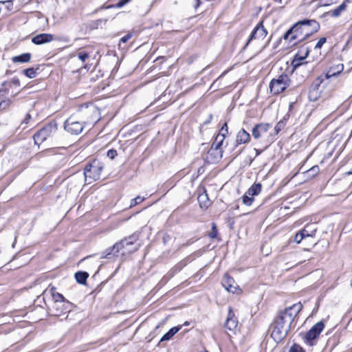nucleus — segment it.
<instances>
[{
  "mask_svg": "<svg viewBox=\"0 0 352 352\" xmlns=\"http://www.w3.org/2000/svg\"><path fill=\"white\" fill-rule=\"evenodd\" d=\"M302 307V303L299 302L279 311L271 324V337L276 342L279 343L285 338Z\"/></svg>",
  "mask_w": 352,
  "mask_h": 352,
  "instance_id": "f257e3e1",
  "label": "nucleus"
},
{
  "mask_svg": "<svg viewBox=\"0 0 352 352\" xmlns=\"http://www.w3.org/2000/svg\"><path fill=\"white\" fill-rule=\"evenodd\" d=\"M320 28L319 23L314 19H303L296 22L283 36L292 45L307 40L310 36L318 32Z\"/></svg>",
  "mask_w": 352,
  "mask_h": 352,
  "instance_id": "f03ea898",
  "label": "nucleus"
},
{
  "mask_svg": "<svg viewBox=\"0 0 352 352\" xmlns=\"http://www.w3.org/2000/svg\"><path fill=\"white\" fill-rule=\"evenodd\" d=\"M103 168V164L98 160H94L88 162L84 169L85 180L88 181L89 184L98 180L100 178Z\"/></svg>",
  "mask_w": 352,
  "mask_h": 352,
  "instance_id": "7ed1b4c3",
  "label": "nucleus"
},
{
  "mask_svg": "<svg viewBox=\"0 0 352 352\" xmlns=\"http://www.w3.org/2000/svg\"><path fill=\"white\" fill-rule=\"evenodd\" d=\"M290 83V78L287 74H282L277 78H273L269 85L270 93L277 95L284 91Z\"/></svg>",
  "mask_w": 352,
  "mask_h": 352,
  "instance_id": "20e7f679",
  "label": "nucleus"
},
{
  "mask_svg": "<svg viewBox=\"0 0 352 352\" xmlns=\"http://www.w3.org/2000/svg\"><path fill=\"white\" fill-rule=\"evenodd\" d=\"M56 130L57 124L55 122H51L45 125L34 135L33 138L35 144L38 145L42 144L53 132H56Z\"/></svg>",
  "mask_w": 352,
  "mask_h": 352,
  "instance_id": "39448f33",
  "label": "nucleus"
},
{
  "mask_svg": "<svg viewBox=\"0 0 352 352\" xmlns=\"http://www.w3.org/2000/svg\"><path fill=\"white\" fill-rule=\"evenodd\" d=\"M85 126V122L78 121L73 116L68 118L64 122V129L72 135H78L81 133Z\"/></svg>",
  "mask_w": 352,
  "mask_h": 352,
  "instance_id": "423d86ee",
  "label": "nucleus"
},
{
  "mask_svg": "<svg viewBox=\"0 0 352 352\" xmlns=\"http://www.w3.org/2000/svg\"><path fill=\"white\" fill-rule=\"evenodd\" d=\"M324 328V324L322 321L316 323L305 335L303 338L305 343L312 346L314 344L313 341L320 336Z\"/></svg>",
  "mask_w": 352,
  "mask_h": 352,
  "instance_id": "0eeeda50",
  "label": "nucleus"
},
{
  "mask_svg": "<svg viewBox=\"0 0 352 352\" xmlns=\"http://www.w3.org/2000/svg\"><path fill=\"white\" fill-rule=\"evenodd\" d=\"M72 305L69 301L53 302L50 309L52 314L55 316H61L71 311Z\"/></svg>",
  "mask_w": 352,
  "mask_h": 352,
  "instance_id": "6e6552de",
  "label": "nucleus"
},
{
  "mask_svg": "<svg viewBox=\"0 0 352 352\" xmlns=\"http://www.w3.org/2000/svg\"><path fill=\"white\" fill-rule=\"evenodd\" d=\"M309 54V47L305 45H302L294 56V58L292 61V66L296 69L304 64L302 61L308 56Z\"/></svg>",
  "mask_w": 352,
  "mask_h": 352,
  "instance_id": "1a4fd4ad",
  "label": "nucleus"
},
{
  "mask_svg": "<svg viewBox=\"0 0 352 352\" xmlns=\"http://www.w3.org/2000/svg\"><path fill=\"white\" fill-rule=\"evenodd\" d=\"M267 34V31L263 26V21L259 22L252 30L245 47L248 46L250 42L253 39L262 38L263 39Z\"/></svg>",
  "mask_w": 352,
  "mask_h": 352,
  "instance_id": "9d476101",
  "label": "nucleus"
},
{
  "mask_svg": "<svg viewBox=\"0 0 352 352\" xmlns=\"http://www.w3.org/2000/svg\"><path fill=\"white\" fill-rule=\"evenodd\" d=\"M225 328L234 331L238 326V319L231 307H229L228 316L225 322Z\"/></svg>",
  "mask_w": 352,
  "mask_h": 352,
  "instance_id": "9b49d317",
  "label": "nucleus"
},
{
  "mask_svg": "<svg viewBox=\"0 0 352 352\" xmlns=\"http://www.w3.org/2000/svg\"><path fill=\"white\" fill-rule=\"evenodd\" d=\"M270 127L271 124L268 123L257 124L252 129V136L255 139H258L261 137H262L265 133H266Z\"/></svg>",
  "mask_w": 352,
  "mask_h": 352,
  "instance_id": "f8f14e48",
  "label": "nucleus"
},
{
  "mask_svg": "<svg viewBox=\"0 0 352 352\" xmlns=\"http://www.w3.org/2000/svg\"><path fill=\"white\" fill-rule=\"evenodd\" d=\"M223 287L229 292L236 293L238 287L234 285L235 281L232 277L226 274L222 279Z\"/></svg>",
  "mask_w": 352,
  "mask_h": 352,
  "instance_id": "ddd939ff",
  "label": "nucleus"
},
{
  "mask_svg": "<svg viewBox=\"0 0 352 352\" xmlns=\"http://www.w3.org/2000/svg\"><path fill=\"white\" fill-rule=\"evenodd\" d=\"M120 244L116 243L112 247L107 248L101 253V258H111L114 256H118L120 250Z\"/></svg>",
  "mask_w": 352,
  "mask_h": 352,
  "instance_id": "4468645a",
  "label": "nucleus"
},
{
  "mask_svg": "<svg viewBox=\"0 0 352 352\" xmlns=\"http://www.w3.org/2000/svg\"><path fill=\"white\" fill-rule=\"evenodd\" d=\"M54 36L51 34H38L32 38V42L35 45H42L53 41Z\"/></svg>",
  "mask_w": 352,
  "mask_h": 352,
  "instance_id": "2eb2a0df",
  "label": "nucleus"
},
{
  "mask_svg": "<svg viewBox=\"0 0 352 352\" xmlns=\"http://www.w3.org/2000/svg\"><path fill=\"white\" fill-rule=\"evenodd\" d=\"M222 157L221 149L210 148L208 152L206 160L208 162L214 163Z\"/></svg>",
  "mask_w": 352,
  "mask_h": 352,
  "instance_id": "dca6fc26",
  "label": "nucleus"
},
{
  "mask_svg": "<svg viewBox=\"0 0 352 352\" xmlns=\"http://www.w3.org/2000/svg\"><path fill=\"white\" fill-rule=\"evenodd\" d=\"M344 66L342 64H338L337 65L331 67L327 72L323 75L326 80L331 77L338 76L343 70Z\"/></svg>",
  "mask_w": 352,
  "mask_h": 352,
  "instance_id": "f3484780",
  "label": "nucleus"
},
{
  "mask_svg": "<svg viewBox=\"0 0 352 352\" xmlns=\"http://www.w3.org/2000/svg\"><path fill=\"white\" fill-rule=\"evenodd\" d=\"M250 140V134L245 129H242L238 132L236 135V146L241 144H245L248 142Z\"/></svg>",
  "mask_w": 352,
  "mask_h": 352,
  "instance_id": "a211bd4d",
  "label": "nucleus"
},
{
  "mask_svg": "<svg viewBox=\"0 0 352 352\" xmlns=\"http://www.w3.org/2000/svg\"><path fill=\"white\" fill-rule=\"evenodd\" d=\"M138 236L135 234L131 235L124 239L121 240L118 243L120 244V250L127 248L129 245H133L134 243L137 241Z\"/></svg>",
  "mask_w": 352,
  "mask_h": 352,
  "instance_id": "6ab92c4d",
  "label": "nucleus"
},
{
  "mask_svg": "<svg viewBox=\"0 0 352 352\" xmlns=\"http://www.w3.org/2000/svg\"><path fill=\"white\" fill-rule=\"evenodd\" d=\"M181 329L180 325L172 327L161 338L160 342L170 340Z\"/></svg>",
  "mask_w": 352,
  "mask_h": 352,
  "instance_id": "aec40b11",
  "label": "nucleus"
},
{
  "mask_svg": "<svg viewBox=\"0 0 352 352\" xmlns=\"http://www.w3.org/2000/svg\"><path fill=\"white\" fill-rule=\"evenodd\" d=\"M32 58V54L29 52L21 54L19 56H15L12 58L13 63H28Z\"/></svg>",
  "mask_w": 352,
  "mask_h": 352,
  "instance_id": "412c9836",
  "label": "nucleus"
},
{
  "mask_svg": "<svg viewBox=\"0 0 352 352\" xmlns=\"http://www.w3.org/2000/svg\"><path fill=\"white\" fill-rule=\"evenodd\" d=\"M346 8V4L345 2L342 3L339 6L336 8L331 10L327 12V15L331 16L332 17H338L340 16L341 13L344 11Z\"/></svg>",
  "mask_w": 352,
  "mask_h": 352,
  "instance_id": "4be33fe9",
  "label": "nucleus"
},
{
  "mask_svg": "<svg viewBox=\"0 0 352 352\" xmlns=\"http://www.w3.org/2000/svg\"><path fill=\"white\" fill-rule=\"evenodd\" d=\"M262 189V185L260 183H254L246 191L247 194L250 196H256L258 195Z\"/></svg>",
  "mask_w": 352,
  "mask_h": 352,
  "instance_id": "5701e85b",
  "label": "nucleus"
},
{
  "mask_svg": "<svg viewBox=\"0 0 352 352\" xmlns=\"http://www.w3.org/2000/svg\"><path fill=\"white\" fill-rule=\"evenodd\" d=\"M74 276L78 283L85 285L89 277V274L86 272L79 271L75 273Z\"/></svg>",
  "mask_w": 352,
  "mask_h": 352,
  "instance_id": "b1692460",
  "label": "nucleus"
},
{
  "mask_svg": "<svg viewBox=\"0 0 352 352\" xmlns=\"http://www.w3.org/2000/svg\"><path fill=\"white\" fill-rule=\"evenodd\" d=\"M198 201L201 208L207 209L210 205V200L206 193L201 194L198 197Z\"/></svg>",
  "mask_w": 352,
  "mask_h": 352,
  "instance_id": "393cba45",
  "label": "nucleus"
},
{
  "mask_svg": "<svg viewBox=\"0 0 352 352\" xmlns=\"http://www.w3.org/2000/svg\"><path fill=\"white\" fill-rule=\"evenodd\" d=\"M326 80L323 75L319 76L311 85L309 90L320 91L319 87L320 85L323 82V81Z\"/></svg>",
  "mask_w": 352,
  "mask_h": 352,
  "instance_id": "a878e982",
  "label": "nucleus"
},
{
  "mask_svg": "<svg viewBox=\"0 0 352 352\" xmlns=\"http://www.w3.org/2000/svg\"><path fill=\"white\" fill-rule=\"evenodd\" d=\"M311 226L307 225L303 229L300 230L301 234L303 235L305 239L309 238V237H314L316 232V228H314L311 230H309V228Z\"/></svg>",
  "mask_w": 352,
  "mask_h": 352,
  "instance_id": "bb28decb",
  "label": "nucleus"
},
{
  "mask_svg": "<svg viewBox=\"0 0 352 352\" xmlns=\"http://www.w3.org/2000/svg\"><path fill=\"white\" fill-rule=\"evenodd\" d=\"M223 137L219 138V135H217L214 141L212 144L210 148L221 149V147L223 144Z\"/></svg>",
  "mask_w": 352,
  "mask_h": 352,
  "instance_id": "cd10ccee",
  "label": "nucleus"
},
{
  "mask_svg": "<svg viewBox=\"0 0 352 352\" xmlns=\"http://www.w3.org/2000/svg\"><path fill=\"white\" fill-rule=\"evenodd\" d=\"M36 69L30 67L23 70V74L30 78H34L36 76Z\"/></svg>",
  "mask_w": 352,
  "mask_h": 352,
  "instance_id": "c85d7f7f",
  "label": "nucleus"
},
{
  "mask_svg": "<svg viewBox=\"0 0 352 352\" xmlns=\"http://www.w3.org/2000/svg\"><path fill=\"white\" fill-rule=\"evenodd\" d=\"M254 199L252 196H250V195H248V194H247V192H245L243 196H242V201L243 203L246 205V206H251L254 201Z\"/></svg>",
  "mask_w": 352,
  "mask_h": 352,
  "instance_id": "c756f323",
  "label": "nucleus"
},
{
  "mask_svg": "<svg viewBox=\"0 0 352 352\" xmlns=\"http://www.w3.org/2000/svg\"><path fill=\"white\" fill-rule=\"evenodd\" d=\"M320 96V91H309L308 98L310 101H316Z\"/></svg>",
  "mask_w": 352,
  "mask_h": 352,
  "instance_id": "7c9ffc66",
  "label": "nucleus"
},
{
  "mask_svg": "<svg viewBox=\"0 0 352 352\" xmlns=\"http://www.w3.org/2000/svg\"><path fill=\"white\" fill-rule=\"evenodd\" d=\"M132 0H119L117 3L114 5H111L107 7V8H121L124 7L127 3H130Z\"/></svg>",
  "mask_w": 352,
  "mask_h": 352,
  "instance_id": "2f4dec72",
  "label": "nucleus"
},
{
  "mask_svg": "<svg viewBox=\"0 0 352 352\" xmlns=\"http://www.w3.org/2000/svg\"><path fill=\"white\" fill-rule=\"evenodd\" d=\"M12 101L8 98H1L0 99V108L6 109L11 104Z\"/></svg>",
  "mask_w": 352,
  "mask_h": 352,
  "instance_id": "473e14b6",
  "label": "nucleus"
},
{
  "mask_svg": "<svg viewBox=\"0 0 352 352\" xmlns=\"http://www.w3.org/2000/svg\"><path fill=\"white\" fill-rule=\"evenodd\" d=\"M144 200V198L140 196H137L135 198L131 200L129 208H131L136 205L142 203Z\"/></svg>",
  "mask_w": 352,
  "mask_h": 352,
  "instance_id": "72a5a7b5",
  "label": "nucleus"
},
{
  "mask_svg": "<svg viewBox=\"0 0 352 352\" xmlns=\"http://www.w3.org/2000/svg\"><path fill=\"white\" fill-rule=\"evenodd\" d=\"M319 170L318 166H314L307 171V173L309 177H314L319 173Z\"/></svg>",
  "mask_w": 352,
  "mask_h": 352,
  "instance_id": "f704fd0d",
  "label": "nucleus"
},
{
  "mask_svg": "<svg viewBox=\"0 0 352 352\" xmlns=\"http://www.w3.org/2000/svg\"><path fill=\"white\" fill-rule=\"evenodd\" d=\"M0 3L4 4L6 9L8 12H11L13 10V1L12 0L0 1Z\"/></svg>",
  "mask_w": 352,
  "mask_h": 352,
  "instance_id": "c9c22d12",
  "label": "nucleus"
},
{
  "mask_svg": "<svg viewBox=\"0 0 352 352\" xmlns=\"http://www.w3.org/2000/svg\"><path fill=\"white\" fill-rule=\"evenodd\" d=\"M52 298H53V300H54L53 302L66 301V300L64 298V296L61 294L58 293V292L53 293Z\"/></svg>",
  "mask_w": 352,
  "mask_h": 352,
  "instance_id": "e433bc0d",
  "label": "nucleus"
},
{
  "mask_svg": "<svg viewBox=\"0 0 352 352\" xmlns=\"http://www.w3.org/2000/svg\"><path fill=\"white\" fill-rule=\"evenodd\" d=\"M217 234H218V231H217V226H216L215 223H212V229H211V232L209 233V236L211 239H215V238H217Z\"/></svg>",
  "mask_w": 352,
  "mask_h": 352,
  "instance_id": "4c0bfd02",
  "label": "nucleus"
},
{
  "mask_svg": "<svg viewBox=\"0 0 352 352\" xmlns=\"http://www.w3.org/2000/svg\"><path fill=\"white\" fill-rule=\"evenodd\" d=\"M289 352H305L299 344H294L289 349Z\"/></svg>",
  "mask_w": 352,
  "mask_h": 352,
  "instance_id": "58836bf2",
  "label": "nucleus"
},
{
  "mask_svg": "<svg viewBox=\"0 0 352 352\" xmlns=\"http://www.w3.org/2000/svg\"><path fill=\"white\" fill-rule=\"evenodd\" d=\"M285 125L284 121H279L274 126L275 133L277 135L285 127Z\"/></svg>",
  "mask_w": 352,
  "mask_h": 352,
  "instance_id": "ea45409f",
  "label": "nucleus"
},
{
  "mask_svg": "<svg viewBox=\"0 0 352 352\" xmlns=\"http://www.w3.org/2000/svg\"><path fill=\"white\" fill-rule=\"evenodd\" d=\"M9 87H11L12 85L15 87H20V80L17 77H14L8 82Z\"/></svg>",
  "mask_w": 352,
  "mask_h": 352,
  "instance_id": "a19ab883",
  "label": "nucleus"
},
{
  "mask_svg": "<svg viewBox=\"0 0 352 352\" xmlns=\"http://www.w3.org/2000/svg\"><path fill=\"white\" fill-rule=\"evenodd\" d=\"M89 56V54L86 52H80L78 53V58L82 61L85 62Z\"/></svg>",
  "mask_w": 352,
  "mask_h": 352,
  "instance_id": "79ce46f5",
  "label": "nucleus"
},
{
  "mask_svg": "<svg viewBox=\"0 0 352 352\" xmlns=\"http://www.w3.org/2000/svg\"><path fill=\"white\" fill-rule=\"evenodd\" d=\"M327 42V38L325 37H322L319 39V41L316 44L314 49L318 50L320 49L322 45Z\"/></svg>",
  "mask_w": 352,
  "mask_h": 352,
  "instance_id": "37998d69",
  "label": "nucleus"
},
{
  "mask_svg": "<svg viewBox=\"0 0 352 352\" xmlns=\"http://www.w3.org/2000/svg\"><path fill=\"white\" fill-rule=\"evenodd\" d=\"M303 239H305L303 236V235L301 234V232L300 231H298L295 236H294V241L296 243H300Z\"/></svg>",
  "mask_w": 352,
  "mask_h": 352,
  "instance_id": "c03bdc74",
  "label": "nucleus"
},
{
  "mask_svg": "<svg viewBox=\"0 0 352 352\" xmlns=\"http://www.w3.org/2000/svg\"><path fill=\"white\" fill-rule=\"evenodd\" d=\"M118 155L117 151L115 149H110L107 151V155L110 159L113 160Z\"/></svg>",
  "mask_w": 352,
  "mask_h": 352,
  "instance_id": "a18cd8bd",
  "label": "nucleus"
},
{
  "mask_svg": "<svg viewBox=\"0 0 352 352\" xmlns=\"http://www.w3.org/2000/svg\"><path fill=\"white\" fill-rule=\"evenodd\" d=\"M334 2V0H320L318 5L320 6H326L333 3Z\"/></svg>",
  "mask_w": 352,
  "mask_h": 352,
  "instance_id": "49530a36",
  "label": "nucleus"
},
{
  "mask_svg": "<svg viewBox=\"0 0 352 352\" xmlns=\"http://www.w3.org/2000/svg\"><path fill=\"white\" fill-rule=\"evenodd\" d=\"M131 34H127L120 38V42L123 43H126L131 38Z\"/></svg>",
  "mask_w": 352,
  "mask_h": 352,
  "instance_id": "de8ad7c7",
  "label": "nucleus"
},
{
  "mask_svg": "<svg viewBox=\"0 0 352 352\" xmlns=\"http://www.w3.org/2000/svg\"><path fill=\"white\" fill-rule=\"evenodd\" d=\"M228 131H225V130H223L222 129H220L219 133L217 135H219V138L223 137V139H225L226 135L228 134Z\"/></svg>",
  "mask_w": 352,
  "mask_h": 352,
  "instance_id": "09e8293b",
  "label": "nucleus"
},
{
  "mask_svg": "<svg viewBox=\"0 0 352 352\" xmlns=\"http://www.w3.org/2000/svg\"><path fill=\"white\" fill-rule=\"evenodd\" d=\"M30 119H31V116H30V113H27V114H26V116H25V118H24V120H23V122H22V123H21V124H27L29 122V121H30Z\"/></svg>",
  "mask_w": 352,
  "mask_h": 352,
  "instance_id": "8fccbe9b",
  "label": "nucleus"
},
{
  "mask_svg": "<svg viewBox=\"0 0 352 352\" xmlns=\"http://www.w3.org/2000/svg\"><path fill=\"white\" fill-rule=\"evenodd\" d=\"M52 296H53V293H56V287L54 286H51L50 285L49 287H48Z\"/></svg>",
  "mask_w": 352,
  "mask_h": 352,
  "instance_id": "3c124183",
  "label": "nucleus"
},
{
  "mask_svg": "<svg viewBox=\"0 0 352 352\" xmlns=\"http://www.w3.org/2000/svg\"><path fill=\"white\" fill-rule=\"evenodd\" d=\"M201 0H195V5L194 6L195 9H197L198 7L201 5Z\"/></svg>",
  "mask_w": 352,
  "mask_h": 352,
  "instance_id": "603ef678",
  "label": "nucleus"
},
{
  "mask_svg": "<svg viewBox=\"0 0 352 352\" xmlns=\"http://www.w3.org/2000/svg\"><path fill=\"white\" fill-rule=\"evenodd\" d=\"M212 118V114H210V115L208 116V119L207 120L204 121V124H209V123L210 122V121H211Z\"/></svg>",
  "mask_w": 352,
  "mask_h": 352,
  "instance_id": "864d4df0",
  "label": "nucleus"
},
{
  "mask_svg": "<svg viewBox=\"0 0 352 352\" xmlns=\"http://www.w3.org/2000/svg\"><path fill=\"white\" fill-rule=\"evenodd\" d=\"M223 130H225V131H228V125H227V123H224V124L221 126V128Z\"/></svg>",
  "mask_w": 352,
  "mask_h": 352,
  "instance_id": "5fc2aeb1",
  "label": "nucleus"
},
{
  "mask_svg": "<svg viewBox=\"0 0 352 352\" xmlns=\"http://www.w3.org/2000/svg\"><path fill=\"white\" fill-rule=\"evenodd\" d=\"M350 38H352V24L350 25Z\"/></svg>",
  "mask_w": 352,
  "mask_h": 352,
  "instance_id": "6e6d98bb",
  "label": "nucleus"
},
{
  "mask_svg": "<svg viewBox=\"0 0 352 352\" xmlns=\"http://www.w3.org/2000/svg\"><path fill=\"white\" fill-rule=\"evenodd\" d=\"M7 83L8 82L6 81L3 82L2 84H1V87H4Z\"/></svg>",
  "mask_w": 352,
  "mask_h": 352,
  "instance_id": "4d7b16f0",
  "label": "nucleus"
},
{
  "mask_svg": "<svg viewBox=\"0 0 352 352\" xmlns=\"http://www.w3.org/2000/svg\"><path fill=\"white\" fill-rule=\"evenodd\" d=\"M274 1L276 2H278V3H282V0H274Z\"/></svg>",
  "mask_w": 352,
  "mask_h": 352,
  "instance_id": "13d9d810",
  "label": "nucleus"
},
{
  "mask_svg": "<svg viewBox=\"0 0 352 352\" xmlns=\"http://www.w3.org/2000/svg\"><path fill=\"white\" fill-rule=\"evenodd\" d=\"M240 153H241V151H239L236 152V153H234L235 157H236V156H237Z\"/></svg>",
  "mask_w": 352,
  "mask_h": 352,
  "instance_id": "bf43d9fd",
  "label": "nucleus"
},
{
  "mask_svg": "<svg viewBox=\"0 0 352 352\" xmlns=\"http://www.w3.org/2000/svg\"><path fill=\"white\" fill-rule=\"evenodd\" d=\"M63 41H65V42H67V41H69V38H65L63 39Z\"/></svg>",
  "mask_w": 352,
  "mask_h": 352,
  "instance_id": "052dcab7",
  "label": "nucleus"
},
{
  "mask_svg": "<svg viewBox=\"0 0 352 352\" xmlns=\"http://www.w3.org/2000/svg\"><path fill=\"white\" fill-rule=\"evenodd\" d=\"M351 1H352V0H344V2H345V3H346V2H351Z\"/></svg>",
  "mask_w": 352,
  "mask_h": 352,
  "instance_id": "680f3d73",
  "label": "nucleus"
},
{
  "mask_svg": "<svg viewBox=\"0 0 352 352\" xmlns=\"http://www.w3.org/2000/svg\"><path fill=\"white\" fill-rule=\"evenodd\" d=\"M256 155H259L260 154V151H258V150H256Z\"/></svg>",
  "mask_w": 352,
  "mask_h": 352,
  "instance_id": "e2e57ef3",
  "label": "nucleus"
},
{
  "mask_svg": "<svg viewBox=\"0 0 352 352\" xmlns=\"http://www.w3.org/2000/svg\"><path fill=\"white\" fill-rule=\"evenodd\" d=\"M15 242H16V240L14 241V243H13V244H12V248H14V247Z\"/></svg>",
  "mask_w": 352,
  "mask_h": 352,
  "instance_id": "0e129e2a",
  "label": "nucleus"
},
{
  "mask_svg": "<svg viewBox=\"0 0 352 352\" xmlns=\"http://www.w3.org/2000/svg\"><path fill=\"white\" fill-rule=\"evenodd\" d=\"M184 325H188V322H186L184 323Z\"/></svg>",
  "mask_w": 352,
  "mask_h": 352,
  "instance_id": "69168bd1",
  "label": "nucleus"
},
{
  "mask_svg": "<svg viewBox=\"0 0 352 352\" xmlns=\"http://www.w3.org/2000/svg\"><path fill=\"white\" fill-rule=\"evenodd\" d=\"M206 352H208V351H206Z\"/></svg>",
  "mask_w": 352,
  "mask_h": 352,
  "instance_id": "338daca9",
  "label": "nucleus"
}]
</instances>
